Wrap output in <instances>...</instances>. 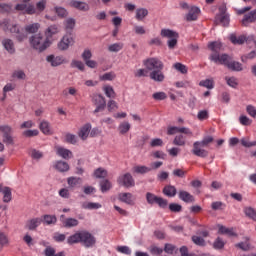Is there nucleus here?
<instances>
[{
	"mask_svg": "<svg viewBox=\"0 0 256 256\" xmlns=\"http://www.w3.org/2000/svg\"><path fill=\"white\" fill-rule=\"evenodd\" d=\"M117 183L122 187H135V179H133L131 173H125L120 175L117 179Z\"/></svg>",
	"mask_w": 256,
	"mask_h": 256,
	"instance_id": "9",
	"label": "nucleus"
},
{
	"mask_svg": "<svg viewBox=\"0 0 256 256\" xmlns=\"http://www.w3.org/2000/svg\"><path fill=\"white\" fill-rule=\"evenodd\" d=\"M97 243V238L91 234V232L87 230L81 231V244L86 247V249H89L91 247H95V244Z\"/></svg>",
	"mask_w": 256,
	"mask_h": 256,
	"instance_id": "8",
	"label": "nucleus"
},
{
	"mask_svg": "<svg viewBox=\"0 0 256 256\" xmlns=\"http://www.w3.org/2000/svg\"><path fill=\"white\" fill-rule=\"evenodd\" d=\"M0 27L3 28V31H9V33H13L16 35L17 41L19 43L25 41L27 39V33L19 26L18 24H11L9 19H5L0 23Z\"/></svg>",
	"mask_w": 256,
	"mask_h": 256,
	"instance_id": "4",
	"label": "nucleus"
},
{
	"mask_svg": "<svg viewBox=\"0 0 256 256\" xmlns=\"http://www.w3.org/2000/svg\"><path fill=\"white\" fill-rule=\"evenodd\" d=\"M74 43H75V40L71 35H65L63 36L61 41L58 43V49L60 51H67V49H69V47H71V45H73Z\"/></svg>",
	"mask_w": 256,
	"mask_h": 256,
	"instance_id": "12",
	"label": "nucleus"
},
{
	"mask_svg": "<svg viewBox=\"0 0 256 256\" xmlns=\"http://www.w3.org/2000/svg\"><path fill=\"white\" fill-rule=\"evenodd\" d=\"M213 211H221L225 209V204L221 201H216L211 204Z\"/></svg>",
	"mask_w": 256,
	"mask_h": 256,
	"instance_id": "54",
	"label": "nucleus"
},
{
	"mask_svg": "<svg viewBox=\"0 0 256 256\" xmlns=\"http://www.w3.org/2000/svg\"><path fill=\"white\" fill-rule=\"evenodd\" d=\"M225 81L229 87H232V89H237V86L239 85V80L236 77H225Z\"/></svg>",
	"mask_w": 256,
	"mask_h": 256,
	"instance_id": "38",
	"label": "nucleus"
},
{
	"mask_svg": "<svg viewBox=\"0 0 256 256\" xmlns=\"http://www.w3.org/2000/svg\"><path fill=\"white\" fill-rule=\"evenodd\" d=\"M178 197L184 203H195V197L185 190L179 191Z\"/></svg>",
	"mask_w": 256,
	"mask_h": 256,
	"instance_id": "17",
	"label": "nucleus"
},
{
	"mask_svg": "<svg viewBox=\"0 0 256 256\" xmlns=\"http://www.w3.org/2000/svg\"><path fill=\"white\" fill-rule=\"evenodd\" d=\"M240 143L243 147H256V141L253 142H249V140L247 138H242L240 140Z\"/></svg>",
	"mask_w": 256,
	"mask_h": 256,
	"instance_id": "63",
	"label": "nucleus"
},
{
	"mask_svg": "<svg viewBox=\"0 0 256 256\" xmlns=\"http://www.w3.org/2000/svg\"><path fill=\"white\" fill-rule=\"evenodd\" d=\"M3 143L7 145H15V141L13 140V136H11V132L3 133Z\"/></svg>",
	"mask_w": 256,
	"mask_h": 256,
	"instance_id": "45",
	"label": "nucleus"
},
{
	"mask_svg": "<svg viewBox=\"0 0 256 256\" xmlns=\"http://www.w3.org/2000/svg\"><path fill=\"white\" fill-rule=\"evenodd\" d=\"M46 61L50 63L52 67H59V65H63V63H66L65 57L55 55L47 56Z\"/></svg>",
	"mask_w": 256,
	"mask_h": 256,
	"instance_id": "14",
	"label": "nucleus"
},
{
	"mask_svg": "<svg viewBox=\"0 0 256 256\" xmlns=\"http://www.w3.org/2000/svg\"><path fill=\"white\" fill-rule=\"evenodd\" d=\"M235 247L241 249V251H251V242L249 241V238L246 237L244 242L235 244Z\"/></svg>",
	"mask_w": 256,
	"mask_h": 256,
	"instance_id": "29",
	"label": "nucleus"
},
{
	"mask_svg": "<svg viewBox=\"0 0 256 256\" xmlns=\"http://www.w3.org/2000/svg\"><path fill=\"white\" fill-rule=\"evenodd\" d=\"M118 253H122L123 255H131L132 251L129 246H118L117 247Z\"/></svg>",
	"mask_w": 256,
	"mask_h": 256,
	"instance_id": "60",
	"label": "nucleus"
},
{
	"mask_svg": "<svg viewBox=\"0 0 256 256\" xmlns=\"http://www.w3.org/2000/svg\"><path fill=\"white\" fill-rule=\"evenodd\" d=\"M174 69H176V71H179L183 75L187 74V66H185V64L177 62L174 64Z\"/></svg>",
	"mask_w": 256,
	"mask_h": 256,
	"instance_id": "53",
	"label": "nucleus"
},
{
	"mask_svg": "<svg viewBox=\"0 0 256 256\" xmlns=\"http://www.w3.org/2000/svg\"><path fill=\"white\" fill-rule=\"evenodd\" d=\"M199 15H201V9L192 7L186 15V19L187 21H197Z\"/></svg>",
	"mask_w": 256,
	"mask_h": 256,
	"instance_id": "19",
	"label": "nucleus"
},
{
	"mask_svg": "<svg viewBox=\"0 0 256 256\" xmlns=\"http://www.w3.org/2000/svg\"><path fill=\"white\" fill-rule=\"evenodd\" d=\"M163 193L166 195V197H175L177 195V188L171 185L165 186Z\"/></svg>",
	"mask_w": 256,
	"mask_h": 256,
	"instance_id": "31",
	"label": "nucleus"
},
{
	"mask_svg": "<svg viewBox=\"0 0 256 256\" xmlns=\"http://www.w3.org/2000/svg\"><path fill=\"white\" fill-rule=\"evenodd\" d=\"M94 176L96 179H105V177H107V170L98 168L94 171Z\"/></svg>",
	"mask_w": 256,
	"mask_h": 256,
	"instance_id": "48",
	"label": "nucleus"
},
{
	"mask_svg": "<svg viewBox=\"0 0 256 256\" xmlns=\"http://www.w3.org/2000/svg\"><path fill=\"white\" fill-rule=\"evenodd\" d=\"M187 143V138L183 134L176 135L173 140V145H177L178 147H183Z\"/></svg>",
	"mask_w": 256,
	"mask_h": 256,
	"instance_id": "32",
	"label": "nucleus"
},
{
	"mask_svg": "<svg viewBox=\"0 0 256 256\" xmlns=\"http://www.w3.org/2000/svg\"><path fill=\"white\" fill-rule=\"evenodd\" d=\"M62 225L66 229H71V228L77 227L79 225V220H77L75 218H66V219L62 220Z\"/></svg>",
	"mask_w": 256,
	"mask_h": 256,
	"instance_id": "25",
	"label": "nucleus"
},
{
	"mask_svg": "<svg viewBox=\"0 0 256 256\" xmlns=\"http://www.w3.org/2000/svg\"><path fill=\"white\" fill-rule=\"evenodd\" d=\"M57 33H59V26L54 24L46 29L45 36L50 40V38L53 37V35H57Z\"/></svg>",
	"mask_w": 256,
	"mask_h": 256,
	"instance_id": "30",
	"label": "nucleus"
},
{
	"mask_svg": "<svg viewBox=\"0 0 256 256\" xmlns=\"http://www.w3.org/2000/svg\"><path fill=\"white\" fill-rule=\"evenodd\" d=\"M2 45H3L4 49H6V51H8V53H10V54L15 53V44L13 43V40L4 39L2 41Z\"/></svg>",
	"mask_w": 256,
	"mask_h": 256,
	"instance_id": "27",
	"label": "nucleus"
},
{
	"mask_svg": "<svg viewBox=\"0 0 256 256\" xmlns=\"http://www.w3.org/2000/svg\"><path fill=\"white\" fill-rule=\"evenodd\" d=\"M147 15H149V10H147V8H138L136 9L135 19L137 21H143Z\"/></svg>",
	"mask_w": 256,
	"mask_h": 256,
	"instance_id": "28",
	"label": "nucleus"
},
{
	"mask_svg": "<svg viewBox=\"0 0 256 256\" xmlns=\"http://www.w3.org/2000/svg\"><path fill=\"white\" fill-rule=\"evenodd\" d=\"M64 27L66 33H71L73 29H75V19L73 18H68L64 21Z\"/></svg>",
	"mask_w": 256,
	"mask_h": 256,
	"instance_id": "34",
	"label": "nucleus"
},
{
	"mask_svg": "<svg viewBox=\"0 0 256 256\" xmlns=\"http://www.w3.org/2000/svg\"><path fill=\"white\" fill-rule=\"evenodd\" d=\"M255 22H256V9L244 15L243 19L241 20V25L242 27H249L251 23H255Z\"/></svg>",
	"mask_w": 256,
	"mask_h": 256,
	"instance_id": "13",
	"label": "nucleus"
},
{
	"mask_svg": "<svg viewBox=\"0 0 256 256\" xmlns=\"http://www.w3.org/2000/svg\"><path fill=\"white\" fill-rule=\"evenodd\" d=\"M70 66L73 69H79V71H85V64L79 60H72Z\"/></svg>",
	"mask_w": 256,
	"mask_h": 256,
	"instance_id": "47",
	"label": "nucleus"
},
{
	"mask_svg": "<svg viewBox=\"0 0 256 256\" xmlns=\"http://www.w3.org/2000/svg\"><path fill=\"white\" fill-rule=\"evenodd\" d=\"M43 219L46 225H55L57 223V217L55 215H44Z\"/></svg>",
	"mask_w": 256,
	"mask_h": 256,
	"instance_id": "46",
	"label": "nucleus"
},
{
	"mask_svg": "<svg viewBox=\"0 0 256 256\" xmlns=\"http://www.w3.org/2000/svg\"><path fill=\"white\" fill-rule=\"evenodd\" d=\"M149 171H151V168L147 166L138 165L133 167V172L138 173L139 175H145V173H149Z\"/></svg>",
	"mask_w": 256,
	"mask_h": 256,
	"instance_id": "41",
	"label": "nucleus"
},
{
	"mask_svg": "<svg viewBox=\"0 0 256 256\" xmlns=\"http://www.w3.org/2000/svg\"><path fill=\"white\" fill-rule=\"evenodd\" d=\"M230 41L233 43V45H243L245 41H247V36L245 35H240L237 37V35L232 34L230 35Z\"/></svg>",
	"mask_w": 256,
	"mask_h": 256,
	"instance_id": "26",
	"label": "nucleus"
},
{
	"mask_svg": "<svg viewBox=\"0 0 256 256\" xmlns=\"http://www.w3.org/2000/svg\"><path fill=\"white\" fill-rule=\"evenodd\" d=\"M29 154H30V157H32V159H36V160L43 159V152L37 149H31Z\"/></svg>",
	"mask_w": 256,
	"mask_h": 256,
	"instance_id": "50",
	"label": "nucleus"
},
{
	"mask_svg": "<svg viewBox=\"0 0 256 256\" xmlns=\"http://www.w3.org/2000/svg\"><path fill=\"white\" fill-rule=\"evenodd\" d=\"M40 28H41L40 23H33L30 25H26L25 31H26V33H37V31H39Z\"/></svg>",
	"mask_w": 256,
	"mask_h": 256,
	"instance_id": "39",
	"label": "nucleus"
},
{
	"mask_svg": "<svg viewBox=\"0 0 256 256\" xmlns=\"http://www.w3.org/2000/svg\"><path fill=\"white\" fill-rule=\"evenodd\" d=\"M143 63L148 71H152L150 73V79L159 83L165 81V75L162 72L164 65L159 58H148Z\"/></svg>",
	"mask_w": 256,
	"mask_h": 256,
	"instance_id": "1",
	"label": "nucleus"
},
{
	"mask_svg": "<svg viewBox=\"0 0 256 256\" xmlns=\"http://www.w3.org/2000/svg\"><path fill=\"white\" fill-rule=\"evenodd\" d=\"M209 60L219 65H225L226 67H228V69H230V71L239 72L243 69V64L237 61H229V55L227 54H222V55L211 54L209 56Z\"/></svg>",
	"mask_w": 256,
	"mask_h": 256,
	"instance_id": "2",
	"label": "nucleus"
},
{
	"mask_svg": "<svg viewBox=\"0 0 256 256\" xmlns=\"http://www.w3.org/2000/svg\"><path fill=\"white\" fill-rule=\"evenodd\" d=\"M176 133H183V135H188V137H193V132L191 129L187 127H177V126H170L167 129V135H175Z\"/></svg>",
	"mask_w": 256,
	"mask_h": 256,
	"instance_id": "11",
	"label": "nucleus"
},
{
	"mask_svg": "<svg viewBox=\"0 0 256 256\" xmlns=\"http://www.w3.org/2000/svg\"><path fill=\"white\" fill-rule=\"evenodd\" d=\"M219 21H220L221 25H223V27H227L229 25V15L222 13L219 16Z\"/></svg>",
	"mask_w": 256,
	"mask_h": 256,
	"instance_id": "55",
	"label": "nucleus"
},
{
	"mask_svg": "<svg viewBox=\"0 0 256 256\" xmlns=\"http://www.w3.org/2000/svg\"><path fill=\"white\" fill-rule=\"evenodd\" d=\"M214 249H223V247H225V242L223 241V239H221L220 237H218L213 244Z\"/></svg>",
	"mask_w": 256,
	"mask_h": 256,
	"instance_id": "62",
	"label": "nucleus"
},
{
	"mask_svg": "<svg viewBox=\"0 0 256 256\" xmlns=\"http://www.w3.org/2000/svg\"><path fill=\"white\" fill-rule=\"evenodd\" d=\"M70 5L71 7H74V9H78V11H89V4H87L86 2L72 1Z\"/></svg>",
	"mask_w": 256,
	"mask_h": 256,
	"instance_id": "23",
	"label": "nucleus"
},
{
	"mask_svg": "<svg viewBox=\"0 0 256 256\" xmlns=\"http://www.w3.org/2000/svg\"><path fill=\"white\" fill-rule=\"evenodd\" d=\"M39 129L40 131H42V133H44V135H50L51 134V125L49 124V122L43 120L40 125H39Z\"/></svg>",
	"mask_w": 256,
	"mask_h": 256,
	"instance_id": "36",
	"label": "nucleus"
},
{
	"mask_svg": "<svg viewBox=\"0 0 256 256\" xmlns=\"http://www.w3.org/2000/svg\"><path fill=\"white\" fill-rule=\"evenodd\" d=\"M103 91H104L106 97H109V98L115 97V90H113L112 86H104Z\"/></svg>",
	"mask_w": 256,
	"mask_h": 256,
	"instance_id": "52",
	"label": "nucleus"
},
{
	"mask_svg": "<svg viewBox=\"0 0 256 256\" xmlns=\"http://www.w3.org/2000/svg\"><path fill=\"white\" fill-rule=\"evenodd\" d=\"M102 193H105L111 189V182L109 180H103L100 184Z\"/></svg>",
	"mask_w": 256,
	"mask_h": 256,
	"instance_id": "58",
	"label": "nucleus"
},
{
	"mask_svg": "<svg viewBox=\"0 0 256 256\" xmlns=\"http://www.w3.org/2000/svg\"><path fill=\"white\" fill-rule=\"evenodd\" d=\"M160 35L169 39V49H175V46L177 45V39H179V34L177 32L169 29H162Z\"/></svg>",
	"mask_w": 256,
	"mask_h": 256,
	"instance_id": "7",
	"label": "nucleus"
},
{
	"mask_svg": "<svg viewBox=\"0 0 256 256\" xmlns=\"http://www.w3.org/2000/svg\"><path fill=\"white\" fill-rule=\"evenodd\" d=\"M82 209H101V204L95 202H84L82 203Z\"/></svg>",
	"mask_w": 256,
	"mask_h": 256,
	"instance_id": "43",
	"label": "nucleus"
},
{
	"mask_svg": "<svg viewBox=\"0 0 256 256\" xmlns=\"http://www.w3.org/2000/svg\"><path fill=\"white\" fill-rule=\"evenodd\" d=\"M55 168L57 169V171H60V173H65L69 171V164L64 161H58L56 162Z\"/></svg>",
	"mask_w": 256,
	"mask_h": 256,
	"instance_id": "37",
	"label": "nucleus"
},
{
	"mask_svg": "<svg viewBox=\"0 0 256 256\" xmlns=\"http://www.w3.org/2000/svg\"><path fill=\"white\" fill-rule=\"evenodd\" d=\"M65 141H66V143H70V145H77V142L79 141V139L77 138V135H75V134L66 133Z\"/></svg>",
	"mask_w": 256,
	"mask_h": 256,
	"instance_id": "40",
	"label": "nucleus"
},
{
	"mask_svg": "<svg viewBox=\"0 0 256 256\" xmlns=\"http://www.w3.org/2000/svg\"><path fill=\"white\" fill-rule=\"evenodd\" d=\"M92 103L96 105V109L94 110V113H100V111H103L107 105V102L105 101V97H103L101 94H96L92 98Z\"/></svg>",
	"mask_w": 256,
	"mask_h": 256,
	"instance_id": "10",
	"label": "nucleus"
},
{
	"mask_svg": "<svg viewBox=\"0 0 256 256\" xmlns=\"http://www.w3.org/2000/svg\"><path fill=\"white\" fill-rule=\"evenodd\" d=\"M22 135L24 137H37V135H39V130L35 129V130H25Z\"/></svg>",
	"mask_w": 256,
	"mask_h": 256,
	"instance_id": "61",
	"label": "nucleus"
},
{
	"mask_svg": "<svg viewBox=\"0 0 256 256\" xmlns=\"http://www.w3.org/2000/svg\"><path fill=\"white\" fill-rule=\"evenodd\" d=\"M121 49H123V43H121V42L111 44L108 47V51H110V53H119V51H121Z\"/></svg>",
	"mask_w": 256,
	"mask_h": 256,
	"instance_id": "44",
	"label": "nucleus"
},
{
	"mask_svg": "<svg viewBox=\"0 0 256 256\" xmlns=\"http://www.w3.org/2000/svg\"><path fill=\"white\" fill-rule=\"evenodd\" d=\"M1 193L3 194V202L4 203L11 202V199H12L11 188H9V187L2 188Z\"/></svg>",
	"mask_w": 256,
	"mask_h": 256,
	"instance_id": "33",
	"label": "nucleus"
},
{
	"mask_svg": "<svg viewBox=\"0 0 256 256\" xmlns=\"http://www.w3.org/2000/svg\"><path fill=\"white\" fill-rule=\"evenodd\" d=\"M56 153L59 157H62V159H71V157H73V152H71V150L61 146L56 147Z\"/></svg>",
	"mask_w": 256,
	"mask_h": 256,
	"instance_id": "18",
	"label": "nucleus"
},
{
	"mask_svg": "<svg viewBox=\"0 0 256 256\" xmlns=\"http://www.w3.org/2000/svg\"><path fill=\"white\" fill-rule=\"evenodd\" d=\"M131 130V124L129 122H122L118 126V131L120 135H125L126 133H129Z\"/></svg>",
	"mask_w": 256,
	"mask_h": 256,
	"instance_id": "35",
	"label": "nucleus"
},
{
	"mask_svg": "<svg viewBox=\"0 0 256 256\" xmlns=\"http://www.w3.org/2000/svg\"><path fill=\"white\" fill-rule=\"evenodd\" d=\"M117 75L115 72H107L99 76L100 81H113Z\"/></svg>",
	"mask_w": 256,
	"mask_h": 256,
	"instance_id": "42",
	"label": "nucleus"
},
{
	"mask_svg": "<svg viewBox=\"0 0 256 256\" xmlns=\"http://www.w3.org/2000/svg\"><path fill=\"white\" fill-rule=\"evenodd\" d=\"M119 201L126 205H135V196L129 192H123L118 195Z\"/></svg>",
	"mask_w": 256,
	"mask_h": 256,
	"instance_id": "15",
	"label": "nucleus"
},
{
	"mask_svg": "<svg viewBox=\"0 0 256 256\" xmlns=\"http://www.w3.org/2000/svg\"><path fill=\"white\" fill-rule=\"evenodd\" d=\"M199 85L200 87H206V89H213V87H215V85L213 84V80L209 79L200 81Z\"/></svg>",
	"mask_w": 256,
	"mask_h": 256,
	"instance_id": "56",
	"label": "nucleus"
},
{
	"mask_svg": "<svg viewBox=\"0 0 256 256\" xmlns=\"http://www.w3.org/2000/svg\"><path fill=\"white\" fill-rule=\"evenodd\" d=\"M67 183L70 189H76V187H79L83 183V179L72 176L67 178Z\"/></svg>",
	"mask_w": 256,
	"mask_h": 256,
	"instance_id": "24",
	"label": "nucleus"
},
{
	"mask_svg": "<svg viewBox=\"0 0 256 256\" xmlns=\"http://www.w3.org/2000/svg\"><path fill=\"white\" fill-rule=\"evenodd\" d=\"M244 213L246 217H249V219H252L253 221H256V212L255 209L251 207H247L244 209Z\"/></svg>",
	"mask_w": 256,
	"mask_h": 256,
	"instance_id": "49",
	"label": "nucleus"
},
{
	"mask_svg": "<svg viewBox=\"0 0 256 256\" xmlns=\"http://www.w3.org/2000/svg\"><path fill=\"white\" fill-rule=\"evenodd\" d=\"M90 133H91V124L87 123L79 129L78 137H80L82 141H87Z\"/></svg>",
	"mask_w": 256,
	"mask_h": 256,
	"instance_id": "16",
	"label": "nucleus"
},
{
	"mask_svg": "<svg viewBox=\"0 0 256 256\" xmlns=\"http://www.w3.org/2000/svg\"><path fill=\"white\" fill-rule=\"evenodd\" d=\"M222 47H223V44L219 41L208 43V49L212 51V55H220L219 52L221 51Z\"/></svg>",
	"mask_w": 256,
	"mask_h": 256,
	"instance_id": "21",
	"label": "nucleus"
},
{
	"mask_svg": "<svg viewBox=\"0 0 256 256\" xmlns=\"http://www.w3.org/2000/svg\"><path fill=\"white\" fill-rule=\"evenodd\" d=\"M246 111H247L248 115H250V117H253L255 119V117H256V108H255V106L248 105L246 107Z\"/></svg>",
	"mask_w": 256,
	"mask_h": 256,
	"instance_id": "64",
	"label": "nucleus"
},
{
	"mask_svg": "<svg viewBox=\"0 0 256 256\" xmlns=\"http://www.w3.org/2000/svg\"><path fill=\"white\" fill-rule=\"evenodd\" d=\"M192 241L195 245H198L199 247H205V239L199 236H192Z\"/></svg>",
	"mask_w": 256,
	"mask_h": 256,
	"instance_id": "57",
	"label": "nucleus"
},
{
	"mask_svg": "<svg viewBox=\"0 0 256 256\" xmlns=\"http://www.w3.org/2000/svg\"><path fill=\"white\" fill-rule=\"evenodd\" d=\"M30 47L39 53H43L51 47V40L43 34H36L29 38Z\"/></svg>",
	"mask_w": 256,
	"mask_h": 256,
	"instance_id": "3",
	"label": "nucleus"
},
{
	"mask_svg": "<svg viewBox=\"0 0 256 256\" xmlns=\"http://www.w3.org/2000/svg\"><path fill=\"white\" fill-rule=\"evenodd\" d=\"M78 243H81V231H77L67 238L68 245H77Z\"/></svg>",
	"mask_w": 256,
	"mask_h": 256,
	"instance_id": "22",
	"label": "nucleus"
},
{
	"mask_svg": "<svg viewBox=\"0 0 256 256\" xmlns=\"http://www.w3.org/2000/svg\"><path fill=\"white\" fill-rule=\"evenodd\" d=\"M13 6L7 3H0V13H11Z\"/></svg>",
	"mask_w": 256,
	"mask_h": 256,
	"instance_id": "51",
	"label": "nucleus"
},
{
	"mask_svg": "<svg viewBox=\"0 0 256 256\" xmlns=\"http://www.w3.org/2000/svg\"><path fill=\"white\" fill-rule=\"evenodd\" d=\"M42 222L43 220L41 218H33L28 220L26 223V229H29V231H35V229L39 227Z\"/></svg>",
	"mask_w": 256,
	"mask_h": 256,
	"instance_id": "20",
	"label": "nucleus"
},
{
	"mask_svg": "<svg viewBox=\"0 0 256 256\" xmlns=\"http://www.w3.org/2000/svg\"><path fill=\"white\" fill-rule=\"evenodd\" d=\"M146 201L148 205H158L161 209H167L169 202L167 199L161 198L151 192L146 193Z\"/></svg>",
	"mask_w": 256,
	"mask_h": 256,
	"instance_id": "6",
	"label": "nucleus"
},
{
	"mask_svg": "<svg viewBox=\"0 0 256 256\" xmlns=\"http://www.w3.org/2000/svg\"><path fill=\"white\" fill-rule=\"evenodd\" d=\"M213 140V136H206L203 138L202 141L194 142L192 149L193 155H195L196 157H201L202 159L209 157V151L203 149V147H207L209 143H213Z\"/></svg>",
	"mask_w": 256,
	"mask_h": 256,
	"instance_id": "5",
	"label": "nucleus"
},
{
	"mask_svg": "<svg viewBox=\"0 0 256 256\" xmlns=\"http://www.w3.org/2000/svg\"><path fill=\"white\" fill-rule=\"evenodd\" d=\"M255 57H256V51L253 50V51H251L250 53H248L247 55H243V56L241 57V61H242L243 63H247V61H249V59H255Z\"/></svg>",
	"mask_w": 256,
	"mask_h": 256,
	"instance_id": "59",
	"label": "nucleus"
}]
</instances>
